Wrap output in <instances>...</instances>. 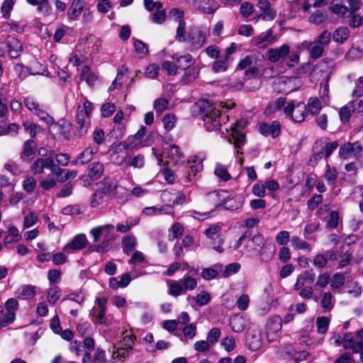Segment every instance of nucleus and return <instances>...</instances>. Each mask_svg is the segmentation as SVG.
Segmentation results:
<instances>
[{
	"label": "nucleus",
	"mask_w": 363,
	"mask_h": 363,
	"mask_svg": "<svg viewBox=\"0 0 363 363\" xmlns=\"http://www.w3.org/2000/svg\"><path fill=\"white\" fill-rule=\"evenodd\" d=\"M343 347L351 349L353 353H358L363 349V330L356 333H345L343 336Z\"/></svg>",
	"instance_id": "4"
},
{
	"label": "nucleus",
	"mask_w": 363,
	"mask_h": 363,
	"mask_svg": "<svg viewBox=\"0 0 363 363\" xmlns=\"http://www.w3.org/2000/svg\"><path fill=\"white\" fill-rule=\"evenodd\" d=\"M116 179L111 177H106L98 184L99 189L106 197H113L117 194L118 189Z\"/></svg>",
	"instance_id": "10"
},
{
	"label": "nucleus",
	"mask_w": 363,
	"mask_h": 363,
	"mask_svg": "<svg viewBox=\"0 0 363 363\" xmlns=\"http://www.w3.org/2000/svg\"><path fill=\"white\" fill-rule=\"evenodd\" d=\"M257 6L262 11V13L257 17L266 21H272L277 15V12L271 6L268 0H258Z\"/></svg>",
	"instance_id": "15"
},
{
	"label": "nucleus",
	"mask_w": 363,
	"mask_h": 363,
	"mask_svg": "<svg viewBox=\"0 0 363 363\" xmlns=\"http://www.w3.org/2000/svg\"><path fill=\"white\" fill-rule=\"evenodd\" d=\"M106 196L98 189L92 196L91 206L93 208L97 207L105 201Z\"/></svg>",
	"instance_id": "57"
},
{
	"label": "nucleus",
	"mask_w": 363,
	"mask_h": 363,
	"mask_svg": "<svg viewBox=\"0 0 363 363\" xmlns=\"http://www.w3.org/2000/svg\"><path fill=\"white\" fill-rule=\"evenodd\" d=\"M186 3L206 13H213L218 8V4L213 0H186Z\"/></svg>",
	"instance_id": "11"
},
{
	"label": "nucleus",
	"mask_w": 363,
	"mask_h": 363,
	"mask_svg": "<svg viewBox=\"0 0 363 363\" xmlns=\"http://www.w3.org/2000/svg\"><path fill=\"white\" fill-rule=\"evenodd\" d=\"M330 282V274L328 272H325L318 275L315 286L318 288H325Z\"/></svg>",
	"instance_id": "63"
},
{
	"label": "nucleus",
	"mask_w": 363,
	"mask_h": 363,
	"mask_svg": "<svg viewBox=\"0 0 363 363\" xmlns=\"http://www.w3.org/2000/svg\"><path fill=\"white\" fill-rule=\"evenodd\" d=\"M253 245L252 251L255 253H258L261 257V259L264 262H267L272 259L274 254V247L270 245L265 244V240L262 235H255L252 238L248 241L246 247Z\"/></svg>",
	"instance_id": "3"
},
{
	"label": "nucleus",
	"mask_w": 363,
	"mask_h": 363,
	"mask_svg": "<svg viewBox=\"0 0 363 363\" xmlns=\"http://www.w3.org/2000/svg\"><path fill=\"white\" fill-rule=\"evenodd\" d=\"M354 111V102L350 103L347 105L342 106L339 111V116L340 121L345 124L349 121L352 116V113Z\"/></svg>",
	"instance_id": "30"
},
{
	"label": "nucleus",
	"mask_w": 363,
	"mask_h": 363,
	"mask_svg": "<svg viewBox=\"0 0 363 363\" xmlns=\"http://www.w3.org/2000/svg\"><path fill=\"white\" fill-rule=\"evenodd\" d=\"M363 147L358 143H345L339 149V157L342 159H349L352 157H358L362 155Z\"/></svg>",
	"instance_id": "9"
},
{
	"label": "nucleus",
	"mask_w": 363,
	"mask_h": 363,
	"mask_svg": "<svg viewBox=\"0 0 363 363\" xmlns=\"http://www.w3.org/2000/svg\"><path fill=\"white\" fill-rule=\"evenodd\" d=\"M104 172V166L100 162H94L88 167V177L91 180L99 179Z\"/></svg>",
	"instance_id": "25"
},
{
	"label": "nucleus",
	"mask_w": 363,
	"mask_h": 363,
	"mask_svg": "<svg viewBox=\"0 0 363 363\" xmlns=\"http://www.w3.org/2000/svg\"><path fill=\"white\" fill-rule=\"evenodd\" d=\"M273 40V32L272 29L267 30L264 33H262L257 37V45L259 48H265L267 45Z\"/></svg>",
	"instance_id": "37"
},
{
	"label": "nucleus",
	"mask_w": 363,
	"mask_h": 363,
	"mask_svg": "<svg viewBox=\"0 0 363 363\" xmlns=\"http://www.w3.org/2000/svg\"><path fill=\"white\" fill-rule=\"evenodd\" d=\"M177 62L179 64V69H186L192 64L193 59L191 55L188 54L184 56H180L176 59Z\"/></svg>",
	"instance_id": "52"
},
{
	"label": "nucleus",
	"mask_w": 363,
	"mask_h": 363,
	"mask_svg": "<svg viewBox=\"0 0 363 363\" xmlns=\"http://www.w3.org/2000/svg\"><path fill=\"white\" fill-rule=\"evenodd\" d=\"M54 150H50V162L48 169L50 170L51 173L56 176L59 179L65 172V169L61 168L60 164H55L53 159Z\"/></svg>",
	"instance_id": "36"
},
{
	"label": "nucleus",
	"mask_w": 363,
	"mask_h": 363,
	"mask_svg": "<svg viewBox=\"0 0 363 363\" xmlns=\"http://www.w3.org/2000/svg\"><path fill=\"white\" fill-rule=\"evenodd\" d=\"M306 106V111L311 114H317L322 108L321 103L317 98H310Z\"/></svg>",
	"instance_id": "42"
},
{
	"label": "nucleus",
	"mask_w": 363,
	"mask_h": 363,
	"mask_svg": "<svg viewBox=\"0 0 363 363\" xmlns=\"http://www.w3.org/2000/svg\"><path fill=\"white\" fill-rule=\"evenodd\" d=\"M23 104L24 106L33 113L40 107L35 99L31 96L25 97L23 99Z\"/></svg>",
	"instance_id": "64"
},
{
	"label": "nucleus",
	"mask_w": 363,
	"mask_h": 363,
	"mask_svg": "<svg viewBox=\"0 0 363 363\" xmlns=\"http://www.w3.org/2000/svg\"><path fill=\"white\" fill-rule=\"evenodd\" d=\"M179 281L182 284L181 286L184 293H186L187 291H192L197 286L196 279L189 276H184Z\"/></svg>",
	"instance_id": "34"
},
{
	"label": "nucleus",
	"mask_w": 363,
	"mask_h": 363,
	"mask_svg": "<svg viewBox=\"0 0 363 363\" xmlns=\"http://www.w3.org/2000/svg\"><path fill=\"white\" fill-rule=\"evenodd\" d=\"M363 54V41L358 43L357 45H353L346 53L345 59L347 60H355L359 59Z\"/></svg>",
	"instance_id": "28"
},
{
	"label": "nucleus",
	"mask_w": 363,
	"mask_h": 363,
	"mask_svg": "<svg viewBox=\"0 0 363 363\" xmlns=\"http://www.w3.org/2000/svg\"><path fill=\"white\" fill-rule=\"evenodd\" d=\"M97 306L94 307L91 311L92 316L95 318L96 323L103 324L105 323V314L106 312V300L97 298Z\"/></svg>",
	"instance_id": "16"
},
{
	"label": "nucleus",
	"mask_w": 363,
	"mask_h": 363,
	"mask_svg": "<svg viewBox=\"0 0 363 363\" xmlns=\"http://www.w3.org/2000/svg\"><path fill=\"white\" fill-rule=\"evenodd\" d=\"M61 290L59 287L55 286L51 287L48 294V301L51 304H55L61 296Z\"/></svg>",
	"instance_id": "60"
},
{
	"label": "nucleus",
	"mask_w": 363,
	"mask_h": 363,
	"mask_svg": "<svg viewBox=\"0 0 363 363\" xmlns=\"http://www.w3.org/2000/svg\"><path fill=\"white\" fill-rule=\"evenodd\" d=\"M247 342L251 350H257L262 346L260 334L259 333H249L247 336Z\"/></svg>",
	"instance_id": "29"
},
{
	"label": "nucleus",
	"mask_w": 363,
	"mask_h": 363,
	"mask_svg": "<svg viewBox=\"0 0 363 363\" xmlns=\"http://www.w3.org/2000/svg\"><path fill=\"white\" fill-rule=\"evenodd\" d=\"M291 245L296 249L306 250H308V252H310L311 250L310 245L307 242L301 240V238H299L297 236H293L291 238Z\"/></svg>",
	"instance_id": "53"
},
{
	"label": "nucleus",
	"mask_w": 363,
	"mask_h": 363,
	"mask_svg": "<svg viewBox=\"0 0 363 363\" xmlns=\"http://www.w3.org/2000/svg\"><path fill=\"white\" fill-rule=\"evenodd\" d=\"M96 150H94L92 147L86 148L79 156L78 158L80 160L81 165L85 164L89 162L93 155L96 153Z\"/></svg>",
	"instance_id": "47"
},
{
	"label": "nucleus",
	"mask_w": 363,
	"mask_h": 363,
	"mask_svg": "<svg viewBox=\"0 0 363 363\" xmlns=\"http://www.w3.org/2000/svg\"><path fill=\"white\" fill-rule=\"evenodd\" d=\"M84 7V2L82 0H74L67 12L68 17L72 20L77 19Z\"/></svg>",
	"instance_id": "26"
},
{
	"label": "nucleus",
	"mask_w": 363,
	"mask_h": 363,
	"mask_svg": "<svg viewBox=\"0 0 363 363\" xmlns=\"http://www.w3.org/2000/svg\"><path fill=\"white\" fill-rule=\"evenodd\" d=\"M188 40L191 44L192 50L201 48L206 41L205 34L199 28H191L188 33Z\"/></svg>",
	"instance_id": "13"
},
{
	"label": "nucleus",
	"mask_w": 363,
	"mask_h": 363,
	"mask_svg": "<svg viewBox=\"0 0 363 363\" xmlns=\"http://www.w3.org/2000/svg\"><path fill=\"white\" fill-rule=\"evenodd\" d=\"M279 84L284 92L289 94L296 91L301 86V81L297 77L283 76L279 78Z\"/></svg>",
	"instance_id": "12"
},
{
	"label": "nucleus",
	"mask_w": 363,
	"mask_h": 363,
	"mask_svg": "<svg viewBox=\"0 0 363 363\" xmlns=\"http://www.w3.org/2000/svg\"><path fill=\"white\" fill-rule=\"evenodd\" d=\"M93 109V104L87 99L84 101L82 106H78L74 132V135L77 137H82L87 133L90 125V116Z\"/></svg>",
	"instance_id": "2"
},
{
	"label": "nucleus",
	"mask_w": 363,
	"mask_h": 363,
	"mask_svg": "<svg viewBox=\"0 0 363 363\" xmlns=\"http://www.w3.org/2000/svg\"><path fill=\"white\" fill-rule=\"evenodd\" d=\"M6 47L11 58H17L23 50L21 42L16 38L9 36L6 39Z\"/></svg>",
	"instance_id": "18"
},
{
	"label": "nucleus",
	"mask_w": 363,
	"mask_h": 363,
	"mask_svg": "<svg viewBox=\"0 0 363 363\" xmlns=\"http://www.w3.org/2000/svg\"><path fill=\"white\" fill-rule=\"evenodd\" d=\"M130 351L131 350L127 347L113 346L111 356L113 359L124 361L125 359L128 357Z\"/></svg>",
	"instance_id": "40"
},
{
	"label": "nucleus",
	"mask_w": 363,
	"mask_h": 363,
	"mask_svg": "<svg viewBox=\"0 0 363 363\" xmlns=\"http://www.w3.org/2000/svg\"><path fill=\"white\" fill-rule=\"evenodd\" d=\"M50 162V151L48 152V156L47 157L38 158L31 165L30 171L34 174H40L44 172L45 168L48 169Z\"/></svg>",
	"instance_id": "24"
},
{
	"label": "nucleus",
	"mask_w": 363,
	"mask_h": 363,
	"mask_svg": "<svg viewBox=\"0 0 363 363\" xmlns=\"http://www.w3.org/2000/svg\"><path fill=\"white\" fill-rule=\"evenodd\" d=\"M345 283V278L342 273H335L330 278V287L333 289H339Z\"/></svg>",
	"instance_id": "46"
},
{
	"label": "nucleus",
	"mask_w": 363,
	"mask_h": 363,
	"mask_svg": "<svg viewBox=\"0 0 363 363\" xmlns=\"http://www.w3.org/2000/svg\"><path fill=\"white\" fill-rule=\"evenodd\" d=\"M325 18V13L322 11L318 10L310 16L309 21L314 24L320 25Z\"/></svg>",
	"instance_id": "62"
},
{
	"label": "nucleus",
	"mask_w": 363,
	"mask_h": 363,
	"mask_svg": "<svg viewBox=\"0 0 363 363\" xmlns=\"http://www.w3.org/2000/svg\"><path fill=\"white\" fill-rule=\"evenodd\" d=\"M284 112L294 122L300 123L304 120L306 115V106L303 102H298L295 106L294 101H291L284 107Z\"/></svg>",
	"instance_id": "5"
},
{
	"label": "nucleus",
	"mask_w": 363,
	"mask_h": 363,
	"mask_svg": "<svg viewBox=\"0 0 363 363\" xmlns=\"http://www.w3.org/2000/svg\"><path fill=\"white\" fill-rule=\"evenodd\" d=\"M204 201L206 204L213 206L214 208L210 211H205L203 213L198 212L196 211H191V216L195 218H199L200 216L203 217L204 220L209 218L211 216V213L214 209L219 206H222V203L220 202V194L218 191H213L206 194Z\"/></svg>",
	"instance_id": "6"
},
{
	"label": "nucleus",
	"mask_w": 363,
	"mask_h": 363,
	"mask_svg": "<svg viewBox=\"0 0 363 363\" xmlns=\"http://www.w3.org/2000/svg\"><path fill=\"white\" fill-rule=\"evenodd\" d=\"M261 82L257 79H247L243 84V89L247 91H254L259 88Z\"/></svg>",
	"instance_id": "51"
},
{
	"label": "nucleus",
	"mask_w": 363,
	"mask_h": 363,
	"mask_svg": "<svg viewBox=\"0 0 363 363\" xmlns=\"http://www.w3.org/2000/svg\"><path fill=\"white\" fill-rule=\"evenodd\" d=\"M137 245L136 238L133 235L123 237L122 239L123 251L125 255H129L134 251Z\"/></svg>",
	"instance_id": "27"
},
{
	"label": "nucleus",
	"mask_w": 363,
	"mask_h": 363,
	"mask_svg": "<svg viewBox=\"0 0 363 363\" xmlns=\"http://www.w3.org/2000/svg\"><path fill=\"white\" fill-rule=\"evenodd\" d=\"M350 36V30L347 27H339L333 34V40L337 43H345Z\"/></svg>",
	"instance_id": "32"
},
{
	"label": "nucleus",
	"mask_w": 363,
	"mask_h": 363,
	"mask_svg": "<svg viewBox=\"0 0 363 363\" xmlns=\"http://www.w3.org/2000/svg\"><path fill=\"white\" fill-rule=\"evenodd\" d=\"M113 240V237L104 238L103 241L100 244L94 246L91 250L97 252L105 253L109 250L110 245Z\"/></svg>",
	"instance_id": "48"
},
{
	"label": "nucleus",
	"mask_w": 363,
	"mask_h": 363,
	"mask_svg": "<svg viewBox=\"0 0 363 363\" xmlns=\"http://www.w3.org/2000/svg\"><path fill=\"white\" fill-rule=\"evenodd\" d=\"M259 132L265 135H272L273 138H277L280 133V124L278 121H273L271 124L262 123L259 125Z\"/></svg>",
	"instance_id": "19"
},
{
	"label": "nucleus",
	"mask_w": 363,
	"mask_h": 363,
	"mask_svg": "<svg viewBox=\"0 0 363 363\" xmlns=\"http://www.w3.org/2000/svg\"><path fill=\"white\" fill-rule=\"evenodd\" d=\"M32 6H38L37 11L44 16H48L52 13V6L48 0H26Z\"/></svg>",
	"instance_id": "22"
},
{
	"label": "nucleus",
	"mask_w": 363,
	"mask_h": 363,
	"mask_svg": "<svg viewBox=\"0 0 363 363\" xmlns=\"http://www.w3.org/2000/svg\"><path fill=\"white\" fill-rule=\"evenodd\" d=\"M87 243V239L84 234H79L74 236L72 240L67 243L63 250L65 252H74L84 249Z\"/></svg>",
	"instance_id": "17"
},
{
	"label": "nucleus",
	"mask_w": 363,
	"mask_h": 363,
	"mask_svg": "<svg viewBox=\"0 0 363 363\" xmlns=\"http://www.w3.org/2000/svg\"><path fill=\"white\" fill-rule=\"evenodd\" d=\"M194 299L199 306H203L207 305L210 302L211 296L207 291H202L201 292L197 294Z\"/></svg>",
	"instance_id": "61"
},
{
	"label": "nucleus",
	"mask_w": 363,
	"mask_h": 363,
	"mask_svg": "<svg viewBox=\"0 0 363 363\" xmlns=\"http://www.w3.org/2000/svg\"><path fill=\"white\" fill-rule=\"evenodd\" d=\"M114 230V226L111 224L99 225L94 227L90 230V234L93 237V242H97L101 238H112V233Z\"/></svg>",
	"instance_id": "14"
},
{
	"label": "nucleus",
	"mask_w": 363,
	"mask_h": 363,
	"mask_svg": "<svg viewBox=\"0 0 363 363\" xmlns=\"http://www.w3.org/2000/svg\"><path fill=\"white\" fill-rule=\"evenodd\" d=\"M333 297L330 291L325 292L320 300V306L325 311H330L334 307Z\"/></svg>",
	"instance_id": "41"
},
{
	"label": "nucleus",
	"mask_w": 363,
	"mask_h": 363,
	"mask_svg": "<svg viewBox=\"0 0 363 363\" xmlns=\"http://www.w3.org/2000/svg\"><path fill=\"white\" fill-rule=\"evenodd\" d=\"M169 100L165 98H158L153 104V108L158 113H162L164 111L169 105Z\"/></svg>",
	"instance_id": "50"
},
{
	"label": "nucleus",
	"mask_w": 363,
	"mask_h": 363,
	"mask_svg": "<svg viewBox=\"0 0 363 363\" xmlns=\"http://www.w3.org/2000/svg\"><path fill=\"white\" fill-rule=\"evenodd\" d=\"M242 197H236V198H232L225 200L224 202L222 203V206L227 210H236L240 208L242 205Z\"/></svg>",
	"instance_id": "39"
},
{
	"label": "nucleus",
	"mask_w": 363,
	"mask_h": 363,
	"mask_svg": "<svg viewBox=\"0 0 363 363\" xmlns=\"http://www.w3.org/2000/svg\"><path fill=\"white\" fill-rule=\"evenodd\" d=\"M337 172L335 168H330L327 166V169L324 174V177L329 185H334L337 179Z\"/></svg>",
	"instance_id": "55"
},
{
	"label": "nucleus",
	"mask_w": 363,
	"mask_h": 363,
	"mask_svg": "<svg viewBox=\"0 0 363 363\" xmlns=\"http://www.w3.org/2000/svg\"><path fill=\"white\" fill-rule=\"evenodd\" d=\"M221 226L214 224L205 230L204 234L208 240H218V244H223L224 236L221 234Z\"/></svg>",
	"instance_id": "21"
},
{
	"label": "nucleus",
	"mask_w": 363,
	"mask_h": 363,
	"mask_svg": "<svg viewBox=\"0 0 363 363\" xmlns=\"http://www.w3.org/2000/svg\"><path fill=\"white\" fill-rule=\"evenodd\" d=\"M167 285L169 287L168 294L173 296L177 297L184 293L181 286L182 284L179 281L169 280Z\"/></svg>",
	"instance_id": "43"
},
{
	"label": "nucleus",
	"mask_w": 363,
	"mask_h": 363,
	"mask_svg": "<svg viewBox=\"0 0 363 363\" xmlns=\"http://www.w3.org/2000/svg\"><path fill=\"white\" fill-rule=\"evenodd\" d=\"M329 318L325 316L318 317L316 320L317 331L320 334L327 332L329 325Z\"/></svg>",
	"instance_id": "49"
},
{
	"label": "nucleus",
	"mask_w": 363,
	"mask_h": 363,
	"mask_svg": "<svg viewBox=\"0 0 363 363\" xmlns=\"http://www.w3.org/2000/svg\"><path fill=\"white\" fill-rule=\"evenodd\" d=\"M35 295V286L31 285L23 286L18 293V298L26 300L34 297Z\"/></svg>",
	"instance_id": "38"
},
{
	"label": "nucleus",
	"mask_w": 363,
	"mask_h": 363,
	"mask_svg": "<svg viewBox=\"0 0 363 363\" xmlns=\"http://www.w3.org/2000/svg\"><path fill=\"white\" fill-rule=\"evenodd\" d=\"M162 198L164 201L172 203L173 205H182L185 201V196L181 192L172 194L170 191L164 190L162 193Z\"/></svg>",
	"instance_id": "23"
},
{
	"label": "nucleus",
	"mask_w": 363,
	"mask_h": 363,
	"mask_svg": "<svg viewBox=\"0 0 363 363\" xmlns=\"http://www.w3.org/2000/svg\"><path fill=\"white\" fill-rule=\"evenodd\" d=\"M245 124V121H237L234 126L232 127V133L229 137V142L234 144L235 148L238 150V154H242V152H240L239 149L246 143L245 135L241 131Z\"/></svg>",
	"instance_id": "7"
},
{
	"label": "nucleus",
	"mask_w": 363,
	"mask_h": 363,
	"mask_svg": "<svg viewBox=\"0 0 363 363\" xmlns=\"http://www.w3.org/2000/svg\"><path fill=\"white\" fill-rule=\"evenodd\" d=\"M289 53V47L287 45H282L277 48H271L267 51V57L272 62H277L281 58Z\"/></svg>",
	"instance_id": "20"
},
{
	"label": "nucleus",
	"mask_w": 363,
	"mask_h": 363,
	"mask_svg": "<svg viewBox=\"0 0 363 363\" xmlns=\"http://www.w3.org/2000/svg\"><path fill=\"white\" fill-rule=\"evenodd\" d=\"M331 40V33L328 30H324L315 40L316 43L323 45L324 48L327 46Z\"/></svg>",
	"instance_id": "58"
},
{
	"label": "nucleus",
	"mask_w": 363,
	"mask_h": 363,
	"mask_svg": "<svg viewBox=\"0 0 363 363\" xmlns=\"http://www.w3.org/2000/svg\"><path fill=\"white\" fill-rule=\"evenodd\" d=\"M176 120L177 118L175 115L172 113L166 114L163 117L162 122L164 124V128L166 129V130L169 131L174 127Z\"/></svg>",
	"instance_id": "59"
},
{
	"label": "nucleus",
	"mask_w": 363,
	"mask_h": 363,
	"mask_svg": "<svg viewBox=\"0 0 363 363\" xmlns=\"http://www.w3.org/2000/svg\"><path fill=\"white\" fill-rule=\"evenodd\" d=\"M214 173L218 177L220 178L225 182L230 180L231 178L226 167L221 164L216 165Z\"/></svg>",
	"instance_id": "56"
},
{
	"label": "nucleus",
	"mask_w": 363,
	"mask_h": 363,
	"mask_svg": "<svg viewBox=\"0 0 363 363\" xmlns=\"http://www.w3.org/2000/svg\"><path fill=\"white\" fill-rule=\"evenodd\" d=\"M21 236L18 228L14 225L9 227V234L4 238V245L11 244L18 242Z\"/></svg>",
	"instance_id": "33"
},
{
	"label": "nucleus",
	"mask_w": 363,
	"mask_h": 363,
	"mask_svg": "<svg viewBox=\"0 0 363 363\" xmlns=\"http://www.w3.org/2000/svg\"><path fill=\"white\" fill-rule=\"evenodd\" d=\"M37 186V181L33 177H27L23 182V188L27 193H32Z\"/></svg>",
	"instance_id": "54"
},
{
	"label": "nucleus",
	"mask_w": 363,
	"mask_h": 363,
	"mask_svg": "<svg viewBox=\"0 0 363 363\" xmlns=\"http://www.w3.org/2000/svg\"><path fill=\"white\" fill-rule=\"evenodd\" d=\"M347 287L348 288L347 293L354 298L359 296L362 292L361 286L355 281H347Z\"/></svg>",
	"instance_id": "45"
},
{
	"label": "nucleus",
	"mask_w": 363,
	"mask_h": 363,
	"mask_svg": "<svg viewBox=\"0 0 363 363\" xmlns=\"http://www.w3.org/2000/svg\"><path fill=\"white\" fill-rule=\"evenodd\" d=\"M231 330L236 333L242 332L244 328V319L240 316H234L230 320Z\"/></svg>",
	"instance_id": "44"
},
{
	"label": "nucleus",
	"mask_w": 363,
	"mask_h": 363,
	"mask_svg": "<svg viewBox=\"0 0 363 363\" xmlns=\"http://www.w3.org/2000/svg\"><path fill=\"white\" fill-rule=\"evenodd\" d=\"M204 125L208 131L217 130L221 122L228 116H222V110L225 105L222 102L211 103L208 100H202L199 103Z\"/></svg>",
	"instance_id": "1"
},
{
	"label": "nucleus",
	"mask_w": 363,
	"mask_h": 363,
	"mask_svg": "<svg viewBox=\"0 0 363 363\" xmlns=\"http://www.w3.org/2000/svg\"><path fill=\"white\" fill-rule=\"evenodd\" d=\"M324 48L323 45L316 43L315 41L310 43L307 46L309 55L313 59H317L322 56Z\"/></svg>",
	"instance_id": "35"
},
{
	"label": "nucleus",
	"mask_w": 363,
	"mask_h": 363,
	"mask_svg": "<svg viewBox=\"0 0 363 363\" xmlns=\"http://www.w3.org/2000/svg\"><path fill=\"white\" fill-rule=\"evenodd\" d=\"M281 322V318L279 315H274L269 318L266 324V334L269 342H273L279 337Z\"/></svg>",
	"instance_id": "8"
},
{
	"label": "nucleus",
	"mask_w": 363,
	"mask_h": 363,
	"mask_svg": "<svg viewBox=\"0 0 363 363\" xmlns=\"http://www.w3.org/2000/svg\"><path fill=\"white\" fill-rule=\"evenodd\" d=\"M36 149V143L33 140H28L23 144V151L21 158L23 160L34 155Z\"/></svg>",
	"instance_id": "31"
}]
</instances>
